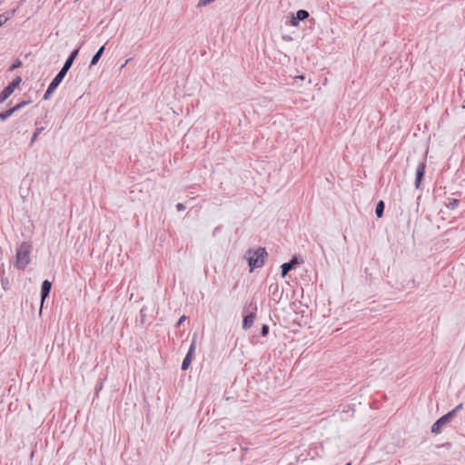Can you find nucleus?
I'll return each mask as SVG.
<instances>
[{"instance_id": "obj_35", "label": "nucleus", "mask_w": 465, "mask_h": 465, "mask_svg": "<svg viewBox=\"0 0 465 465\" xmlns=\"http://www.w3.org/2000/svg\"><path fill=\"white\" fill-rule=\"evenodd\" d=\"M221 229V226H217L214 228L213 232V235L215 236L217 234V232H219V230Z\"/></svg>"}, {"instance_id": "obj_12", "label": "nucleus", "mask_w": 465, "mask_h": 465, "mask_svg": "<svg viewBox=\"0 0 465 465\" xmlns=\"http://www.w3.org/2000/svg\"><path fill=\"white\" fill-rule=\"evenodd\" d=\"M417 282L414 279L412 278H410V279H402L401 282H400V287H398L399 289H412V288H415L417 286Z\"/></svg>"}, {"instance_id": "obj_9", "label": "nucleus", "mask_w": 465, "mask_h": 465, "mask_svg": "<svg viewBox=\"0 0 465 465\" xmlns=\"http://www.w3.org/2000/svg\"><path fill=\"white\" fill-rule=\"evenodd\" d=\"M309 12L303 9H300L296 12L295 15H292L291 25L292 26H297L299 22L303 21L309 17Z\"/></svg>"}, {"instance_id": "obj_3", "label": "nucleus", "mask_w": 465, "mask_h": 465, "mask_svg": "<svg viewBox=\"0 0 465 465\" xmlns=\"http://www.w3.org/2000/svg\"><path fill=\"white\" fill-rule=\"evenodd\" d=\"M244 310L248 312L246 315L243 316L242 320V329L249 330L252 325L256 318L257 312V304L252 300L250 303L244 307Z\"/></svg>"}, {"instance_id": "obj_8", "label": "nucleus", "mask_w": 465, "mask_h": 465, "mask_svg": "<svg viewBox=\"0 0 465 465\" xmlns=\"http://www.w3.org/2000/svg\"><path fill=\"white\" fill-rule=\"evenodd\" d=\"M425 169H426V162L425 161L420 162L416 168L414 184H415V188L418 190L421 189V182L425 175Z\"/></svg>"}, {"instance_id": "obj_29", "label": "nucleus", "mask_w": 465, "mask_h": 465, "mask_svg": "<svg viewBox=\"0 0 465 465\" xmlns=\"http://www.w3.org/2000/svg\"><path fill=\"white\" fill-rule=\"evenodd\" d=\"M69 71L68 68H65V67H62L61 70L58 72V74L59 75H62L63 78H64L65 74H67V72Z\"/></svg>"}, {"instance_id": "obj_14", "label": "nucleus", "mask_w": 465, "mask_h": 465, "mask_svg": "<svg viewBox=\"0 0 465 465\" xmlns=\"http://www.w3.org/2000/svg\"><path fill=\"white\" fill-rule=\"evenodd\" d=\"M385 203L383 201H379L375 207V214L378 218H381L384 213Z\"/></svg>"}, {"instance_id": "obj_21", "label": "nucleus", "mask_w": 465, "mask_h": 465, "mask_svg": "<svg viewBox=\"0 0 465 465\" xmlns=\"http://www.w3.org/2000/svg\"><path fill=\"white\" fill-rule=\"evenodd\" d=\"M56 89L52 87V86H48L47 90L45 91V94H44V99L45 100H48L50 99L51 95L53 94V93L55 91Z\"/></svg>"}, {"instance_id": "obj_31", "label": "nucleus", "mask_w": 465, "mask_h": 465, "mask_svg": "<svg viewBox=\"0 0 465 465\" xmlns=\"http://www.w3.org/2000/svg\"><path fill=\"white\" fill-rule=\"evenodd\" d=\"M186 320V316L185 315H183L180 317V319L178 320V322H176L175 324V327L178 328L180 327V325Z\"/></svg>"}, {"instance_id": "obj_28", "label": "nucleus", "mask_w": 465, "mask_h": 465, "mask_svg": "<svg viewBox=\"0 0 465 465\" xmlns=\"http://www.w3.org/2000/svg\"><path fill=\"white\" fill-rule=\"evenodd\" d=\"M21 65H22V63H21V61H19V60H18V61H16V63L13 64L11 65V67L9 68V70H10V71H13V70H15V69H16V68L20 67Z\"/></svg>"}, {"instance_id": "obj_17", "label": "nucleus", "mask_w": 465, "mask_h": 465, "mask_svg": "<svg viewBox=\"0 0 465 465\" xmlns=\"http://www.w3.org/2000/svg\"><path fill=\"white\" fill-rule=\"evenodd\" d=\"M30 103H31L30 99L23 100L20 103H18L17 104H15V106H13L12 108L15 110V112H16V111L24 108L25 105L29 104Z\"/></svg>"}, {"instance_id": "obj_18", "label": "nucleus", "mask_w": 465, "mask_h": 465, "mask_svg": "<svg viewBox=\"0 0 465 465\" xmlns=\"http://www.w3.org/2000/svg\"><path fill=\"white\" fill-rule=\"evenodd\" d=\"M106 378L100 379L98 384H96L94 389V397H98L99 391L103 389L104 382L105 381Z\"/></svg>"}, {"instance_id": "obj_34", "label": "nucleus", "mask_w": 465, "mask_h": 465, "mask_svg": "<svg viewBox=\"0 0 465 465\" xmlns=\"http://www.w3.org/2000/svg\"><path fill=\"white\" fill-rule=\"evenodd\" d=\"M38 138V134L34 133L32 138H31V141H30V144L32 145Z\"/></svg>"}, {"instance_id": "obj_23", "label": "nucleus", "mask_w": 465, "mask_h": 465, "mask_svg": "<svg viewBox=\"0 0 465 465\" xmlns=\"http://www.w3.org/2000/svg\"><path fill=\"white\" fill-rule=\"evenodd\" d=\"M463 409V404L462 403H460L458 404L453 410H451L450 411H449L450 413H453V418L455 417V415L457 414L458 411H460V410Z\"/></svg>"}, {"instance_id": "obj_24", "label": "nucleus", "mask_w": 465, "mask_h": 465, "mask_svg": "<svg viewBox=\"0 0 465 465\" xmlns=\"http://www.w3.org/2000/svg\"><path fill=\"white\" fill-rule=\"evenodd\" d=\"M48 118H49V113H48V111H45L42 120H39V121L42 122V124H44L47 125L49 124Z\"/></svg>"}, {"instance_id": "obj_30", "label": "nucleus", "mask_w": 465, "mask_h": 465, "mask_svg": "<svg viewBox=\"0 0 465 465\" xmlns=\"http://www.w3.org/2000/svg\"><path fill=\"white\" fill-rule=\"evenodd\" d=\"M8 17L5 16V14L0 15V26L6 23Z\"/></svg>"}, {"instance_id": "obj_27", "label": "nucleus", "mask_w": 465, "mask_h": 465, "mask_svg": "<svg viewBox=\"0 0 465 465\" xmlns=\"http://www.w3.org/2000/svg\"><path fill=\"white\" fill-rule=\"evenodd\" d=\"M73 64H74V61L67 58L63 66L70 69L72 67Z\"/></svg>"}, {"instance_id": "obj_36", "label": "nucleus", "mask_w": 465, "mask_h": 465, "mask_svg": "<svg viewBox=\"0 0 465 465\" xmlns=\"http://www.w3.org/2000/svg\"><path fill=\"white\" fill-rule=\"evenodd\" d=\"M346 465H351V462H348Z\"/></svg>"}, {"instance_id": "obj_4", "label": "nucleus", "mask_w": 465, "mask_h": 465, "mask_svg": "<svg viewBox=\"0 0 465 465\" xmlns=\"http://www.w3.org/2000/svg\"><path fill=\"white\" fill-rule=\"evenodd\" d=\"M453 419V413L447 412L446 414L442 415L440 418H439L431 426L430 431L435 434H439L441 432L442 428L451 421Z\"/></svg>"}, {"instance_id": "obj_13", "label": "nucleus", "mask_w": 465, "mask_h": 465, "mask_svg": "<svg viewBox=\"0 0 465 465\" xmlns=\"http://www.w3.org/2000/svg\"><path fill=\"white\" fill-rule=\"evenodd\" d=\"M104 52V45L101 46L98 49V51L92 57L91 64H90L91 66L95 65L99 62V60H100L101 56L103 55Z\"/></svg>"}, {"instance_id": "obj_20", "label": "nucleus", "mask_w": 465, "mask_h": 465, "mask_svg": "<svg viewBox=\"0 0 465 465\" xmlns=\"http://www.w3.org/2000/svg\"><path fill=\"white\" fill-rule=\"evenodd\" d=\"M35 126L36 128L35 133L37 134L38 135L45 129V126L42 125V122H40L39 120L35 121Z\"/></svg>"}, {"instance_id": "obj_11", "label": "nucleus", "mask_w": 465, "mask_h": 465, "mask_svg": "<svg viewBox=\"0 0 465 465\" xmlns=\"http://www.w3.org/2000/svg\"><path fill=\"white\" fill-rule=\"evenodd\" d=\"M269 293L272 296L273 301L279 302L282 298V293L279 292V284L277 282H272L269 285Z\"/></svg>"}, {"instance_id": "obj_15", "label": "nucleus", "mask_w": 465, "mask_h": 465, "mask_svg": "<svg viewBox=\"0 0 465 465\" xmlns=\"http://www.w3.org/2000/svg\"><path fill=\"white\" fill-rule=\"evenodd\" d=\"M63 80L64 78L62 77V75H59L57 74L52 80V82L49 84V85L56 89Z\"/></svg>"}, {"instance_id": "obj_25", "label": "nucleus", "mask_w": 465, "mask_h": 465, "mask_svg": "<svg viewBox=\"0 0 465 465\" xmlns=\"http://www.w3.org/2000/svg\"><path fill=\"white\" fill-rule=\"evenodd\" d=\"M78 52H79L78 48L73 50L67 58L74 61L76 56H77V54H78Z\"/></svg>"}, {"instance_id": "obj_26", "label": "nucleus", "mask_w": 465, "mask_h": 465, "mask_svg": "<svg viewBox=\"0 0 465 465\" xmlns=\"http://www.w3.org/2000/svg\"><path fill=\"white\" fill-rule=\"evenodd\" d=\"M1 283H2V286L5 290L8 289L9 288V281L7 278H4L2 277L1 278Z\"/></svg>"}, {"instance_id": "obj_2", "label": "nucleus", "mask_w": 465, "mask_h": 465, "mask_svg": "<svg viewBox=\"0 0 465 465\" xmlns=\"http://www.w3.org/2000/svg\"><path fill=\"white\" fill-rule=\"evenodd\" d=\"M33 245L29 242H23L16 249L15 266L18 270H25L30 263V253Z\"/></svg>"}, {"instance_id": "obj_10", "label": "nucleus", "mask_w": 465, "mask_h": 465, "mask_svg": "<svg viewBox=\"0 0 465 465\" xmlns=\"http://www.w3.org/2000/svg\"><path fill=\"white\" fill-rule=\"evenodd\" d=\"M52 289V282L49 280H45L41 285V309L45 299L49 296Z\"/></svg>"}, {"instance_id": "obj_5", "label": "nucleus", "mask_w": 465, "mask_h": 465, "mask_svg": "<svg viewBox=\"0 0 465 465\" xmlns=\"http://www.w3.org/2000/svg\"><path fill=\"white\" fill-rule=\"evenodd\" d=\"M22 78L16 76L11 83L5 87L0 93V104L4 103L15 91V89L21 84Z\"/></svg>"}, {"instance_id": "obj_6", "label": "nucleus", "mask_w": 465, "mask_h": 465, "mask_svg": "<svg viewBox=\"0 0 465 465\" xmlns=\"http://www.w3.org/2000/svg\"><path fill=\"white\" fill-rule=\"evenodd\" d=\"M302 262L303 260L300 256L293 255L288 262H284L281 265V276L285 278L290 271L293 270L296 265Z\"/></svg>"}, {"instance_id": "obj_1", "label": "nucleus", "mask_w": 465, "mask_h": 465, "mask_svg": "<svg viewBox=\"0 0 465 465\" xmlns=\"http://www.w3.org/2000/svg\"><path fill=\"white\" fill-rule=\"evenodd\" d=\"M267 256L268 253L263 247L247 250L244 258L247 260L250 272H253L254 269L262 267Z\"/></svg>"}, {"instance_id": "obj_7", "label": "nucleus", "mask_w": 465, "mask_h": 465, "mask_svg": "<svg viewBox=\"0 0 465 465\" xmlns=\"http://www.w3.org/2000/svg\"><path fill=\"white\" fill-rule=\"evenodd\" d=\"M196 337H197V334L194 333L193 336V341L190 345V348H189L185 357L183 360V362H182V370L183 371H186L189 368V366L191 365V362L193 361V355L195 346H196Z\"/></svg>"}, {"instance_id": "obj_22", "label": "nucleus", "mask_w": 465, "mask_h": 465, "mask_svg": "<svg viewBox=\"0 0 465 465\" xmlns=\"http://www.w3.org/2000/svg\"><path fill=\"white\" fill-rule=\"evenodd\" d=\"M269 331H270L269 325L263 324L262 326L261 331H260L261 336L266 337L269 334Z\"/></svg>"}, {"instance_id": "obj_33", "label": "nucleus", "mask_w": 465, "mask_h": 465, "mask_svg": "<svg viewBox=\"0 0 465 465\" xmlns=\"http://www.w3.org/2000/svg\"><path fill=\"white\" fill-rule=\"evenodd\" d=\"M140 318H141V322L143 323L144 322V318H145V313H144V309L143 308L140 311Z\"/></svg>"}, {"instance_id": "obj_19", "label": "nucleus", "mask_w": 465, "mask_h": 465, "mask_svg": "<svg viewBox=\"0 0 465 465\" xmlns=\"http://www.w3.org/2000/svg\"><path fill=\"white\" fill-rule=\"evenodd\" d=\"M459 203L460 200L458 199H450L446 206L450 210H454L459 205Z\"/></svg>"}, {"instance_id": "obj_32", "label": "nucleus", "mask_w": 465, "mask_h": 465, "mask_svg": "<svg viewBox=\"0 0 465 465\" xmlns=\"http://www.w3.org/2000/svg\"><path fill=\"white\" fill-rule=\"evenodd\" d=\"M185 208H186L185 205L183 203H179L176 204V210L178 212L184 211Z\"/></svg>"}, {"instance_id": "obj_16", "label": "nucleus", "mask_w": 465, "mask_h": 465, "mask_svg": "<svg viewBox=\"0 0 465 465\" xmlns=\"http://www.w3.org/2000/svg\"><path fill=\"white\" fill-rule=\"evenodd\" d=\"M15 113V110L11 107L10 109L1 112L0 113V120L5 121L7 118H9L13 114Z\"/></svg>"}]
</instances>
